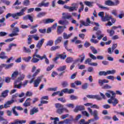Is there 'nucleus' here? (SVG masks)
<instances>
[{
	"label": "nucleus",
	"mask_w": 124,
	"mask_h": 124,
	"mask_svg": "<svg viewBox=\"0 0 124 124\" xmlns=\"http://www.w3.org/2000/svg\"><path fill=\"white\" fill-rule=\"evenodd\" d=\"M50 120H54V122H53L54 124H58V122H57V121L59 122V118H58V117H55V118L50 117Z\"/></svg>",
	"instance_id": "obj_45"
},
{
	"label": "nucleus",
	"mask_w": 124,
	"mask_h": 124,
	"mask_svg": "<svg viewBox=\"0 0 124 124\" xmlns=\"http://www.w3.org/2000/svg\"><path fill=\"white\" fill-rule=\"evenodd\" d=\"M6 35H7V33L4 31L0 32V36L3 37V36H6Z\"/></svg>",
	"instance_id": "obj_62"
},
{
	"label": "nucleus",
	"mask_w": 124,
	"mask_h": 124,
	"mask_svg": "<svg viewBox=\"0 0 124 124\" xmlns=\"http://www.w3.org/2000/svg\"><path fill=\"white\" fill-rule=\"evenodd\" d=\"M80 23L83 26H84L85 27H88V26H90V24H89V23H88V22L83 21V20H80Z\"/></svg>",
	"instance_id": "obj_48"
},
{
	"label": "nucleus",
	"mask_w": 124,
	"mask_h": 124,
	"mask_svg": "<svg viewBox=\"0 0 124 124\" xmlns=\"http://www.w3.org/2000/svg\"><path fill=\"white\" fill-rule=\"evenodd\" d=\"M98 16L101 17L102 18V21L103 22H105L106 21H109L110 19H111V16H109V15H106L104 16V12H100L98 14Z\"/></svg>",
	"instance_id": "obj_5"
},
{
	"label": "nucleus",
	"mask_w": 124,
	"mask_h": 124,
	"mask_svg": "<svg viewBox=\"0 0 124 124\" xmlns=\"http://www.w3.org/2000/svg\"><path fill=\"white\" fill-rule=\"evenodd\" d=\"M90 49L92 51L93 54H97V50L94 48L93 46H91Z\"/></svg>",
	"instance_id": "obj_51"
},
{
	"label": "nucleus",
	"mask_w": 124,
	"mask_h": 124,
	"mask_svg": "<svg viewBox=\"0 0 124 124\" xmlns=\"http://www.w3.org/2000/svg\"><path fill=\"white\" fill-rule=\"evenodd\" d=\"M4 64V67H5V69H9L10 68H11L13 65H14V63H11L9 64Z\"/></svg>",
	"instance_id": "obj_31"
},
{
	"label": "nucleus",
	"mask_w": 124,
	"mask_h": 124,
	"mask_svg": "<svg viewBox=\"0 0 124 124\" xmlns=\"http://www.w3.org/2000/svg\"><path fill=\"white\" fill-rule=\"evenodd\" d=\"M45 59V62L46 64H49L50 63V62H49V60L47 59V57L46 56V55L44 54L43 56H41L40 57V60L41 61H42V60Z\"/></svg>",
	"instance_id": "obj_24"
},
{
	"label": "nucleus",
	"mask_w": 124,
	"mask_h": 124,
	"mask_svg": "<svg viewBox=\"0 0 124 124\" xmlns=\"http://www.w3.org/2000/svg\"><path fill=\"white\" fill-rule=\"evenodd\" d=\"M23 5H25V6H28V5H30V0H24L23 2Z\"/></svg>",
	"instance_id": "obj_58"
},
{
	"label": "nucleus",
	"mask_w": 124,
	"mask_h": 124,
	"mask_svg": "<svg viewBox=\"0 0 124 124\" xmlns=\"http://www.w3.org/2000/svg\"><path fill=\"white\" fill-rule=\"evenodd\" d=\"M98 6L99 8H101V9H104V10H109V8L105 7L101 4H98Z\"/></svg>",
	"instance_id": "obj_38"
},
{
	"label": "nucleus",
	"mask_w": 124,
	"mask_h": 124,
	"mask_svg": "<svg viewBox=\"0 0 124 124\" xmlns=\"http://www.w3.org/2000/svg\"><path fill=\"white\" fill-rule=\"evenodd\" d=\"M26 120H20L19 119H16L14 122H11L9 124H26Z\"/></svg>",
	"instance_id": "obj_11"
},
{
	"label": "nucleus",
	"mask_w": 124,
	"mask_h": 124,
	"mask_svg": "<svg viewBox=\"0 0 124 124\" xmlns=\"http://www.w3.org/2000/svg\"><path fill=\"white\" fill-rule=\"evenodd\" d=\"M96 35H97V38L98 40H100L102 37H104V34H102L101 31H98L96 32Z\"/></svg>",
	"instance_id": "obj_15"
},
{
	"label": "nucleus",
	"mask_w": 124,
	"mask_h": 124,
	"mask_svg": "<svg viewBox=\"0 0 124 124\" xmlns=\"http://www.w3.org/2000/svg\"><path fill=\"white\" fill-rule=\"evenodd\" d=\"M62 41V37L59 36L55 40L54 44L55 45H58V44H60Z\"/></svg>",
	"instance_id": "obj_20"
},
{
	"label": "nucleus",
	"mask_w": 124,
	"mask_h": 124,
	"mask_svg": "<svg viewBox=\"0 0 124 124\" xmlns=\"http://www.w3.org/2000/svg\"><path fill=\"white\" fill-rule=\"evenodd\" d=\"M53 44H54V41L50 40L47 42L46 45V46H52Z\"/></svg>",
	"instance_id": "obj_54"
},
{
	"label": "nucleus",
	"mask_w": 124,
	"mask_h": 124,
	"mask_svg": "<svg viewBox=\"0 0 124 124\" xmlns=\"http://www.w3.org/2000/svg\"><path fill=\"white\" fill-rule=\"evenodd\" d=\"M44 41H45V39H42L40 41L38 42V43L36 45V47L37 49H39V50H40L41 49V47H42V46L43 45V43H44Z\"/></svg>",
	"instance_id": "obj_10"
},
{
	"label": "nucleus",
	"mask_w": 124,
	"mask_h": 124,
	"mask_svg": "<svg viewBox=\"0 0 124 124\" xmlns=\"http://www.w3.org/2000/svg\"><path fill=\"white\" fill-rule=\"evenodd\" d=\"M9 92V91L8 90H5L1 94L0 96V97L1 98L0 99V101H1V100H2L1 99V97L5 98L6 97V96H7V93H8Z\"/></svg>",
	"instance_id": "obj_22"
},
{
	"label": "nucleus",
	"mask_w": 124,
	"mask_h": 124,
	"mask_svg": "<svg viewBox=\"0 0 124 124\" xmlns=\"http://www.w3.org/2000/svg\"><path fill=\"white\" fill-rule=\"evenodd\" d=\"M77 8H78V7L77 6L70 7L69 11L70 12H72L73 11H74V10H77Z\"/></svg>",
	"instance_id": "obj_46"
},
{
	"label": "nucleus",
	"mask_w": 124,
	"mask_h": 124,
	"mask_svg": "<svg viewBox=\"0 0 124 124\" xmlns=\"http://www.w3.org/2000/svg\"><path fill=\"white\" fill-rule=\"evenodd\" d=\"M84 106H77L76 108L74 110L75 113L78 112V111H82V110H84Z\"/></svg>",
	"instance_id": "obj_18"
},
{
	"label": "nucleus",
	"mask_w": 124,
	"mask_h": 124,
	"mask_svg": "<svg viewBox=\"0 0 124 124\" xmlns=\"http://www.w3.org/2000/svg\"><path fill=\"white\" fill-rule=\"evenodd\" d=\"M105 83H109V81L106 80V79L98 80V84L100 85V86H101V87H102V86H103Z\"/></svg>",
	"instance_id": "obj_19"
},
{
	"label": "nucleus",
	"mask_w": 124,
	"mask_h": 124,
	"mask_svg": "<svg viewBox=\"0 0 124 124\" xmlns=\"http://www.w3.org/2000/svg\"><path fill=\"white\" fill-rule=\"evenodd\" d=\"M107 75L115 74L116 73V70H108L107 71Z\"/></svg>",
	"instance_id": "obj_50"
},
{
	"label": "nucleus",
	"mask_w": 124,
	"mask_h": 124,
	"mask_svg": "<svg viewBox=\"0 0 124 124\" xmlns=\"http://www.w3.org/2000/svg\"><path fill=\"white\" fill-rule=\"evenodd\" d=\"M88 87H89V83H85L82 85V90H87V89H88Z\"/></svg>",
	"instance_id": "obj_56"
},
{
	"label": "nucleus",
	"mask_w": 124,
	"mask_h": 124,
	"mask_svg": "<svg viewBox=\"0 0 124 124\" xmlns=\"http://www.w3.org/2000/svg\"><path fill=\"white\" fill-rule=\"evenodd\" d=\"M73 33H71L67 35L66 33H63V38L64 39H68L70 37H71L72 36V35Z\"/></svg>",
	"instance_id": "obj_28"
},
{
	"label": "nucleus",
	"mask_w": 124,
	"mask_h": 124,
	"mask_svg": "<svg viewBox=\"0 0 124 124\" xmlns=\"http://www.w3.org/2000/svg\"><path fill=\"white\" fill-rule=\"evenodd\" d=\"M46 15V13L45 12H40L37 15V18H41V17H43V16H45Z\"/></svg>",
	"instance_id": "obj_36"
},
{
	"label": "nucleus",
	"mask_w": 124,
	"mask_h": 124,
	"mask_svg": "<svg viewBox=\"0 0 124 124\" xmlns=\"http://www.w3.org/2000/svg\"><path fill=\"white\" fill-rule=\"evenodd\" d=\"M38 50H39V49L37 48L35 49V52L34 54V57H36V58H38V59H40V58H41V56H40L39 55L37 54V53H38Z\"/></svg>",
	"instance_id": "obj_47"
},
{
	"label": "nucleus",
	"mask_w": 124,
	"mask_h": 124,
	"mask_svg": "<svg viewBox=\"0 0 124 124\" xmlns=\"http://www.w3.org/2000/svg\"><path fill=\"white\" fill-rule=\"evenodd\" d=\"M99 76H107V72L100 71L98 73Z\"/></svg>",
	"instance_id": "obj_42"
},
{
	"label": "nucleus",
	"mask_w": 124,
	"mask_h": 124,
	"mask_svg": "<svg viewBox=\"0 0 124 124\" xmlns=\"http://www.w3.org/2000/svg\"><path fill=\"white\" fill-rule=\"evenodd\" d=\"M62 28H63V26H58L57 31L58 34H62V33L63 32V29Z\"/></svg>",
	"instance_id": "obj_26"
},
{
	"label": "nucleus",
	"mask_w": 124,
	"mask_h": 124,
	"mask_svg": "<svg viewBox=\"0 0 124 124\" xmlns=\"http://www.w3.org/2000/svg\"><path fill=\"white\" fill-rule=\"evenodd\" d=\"M39 7H42V6H45V7H48L49 6V2H44V1H42L41 3L38 4Z\"/></svg>",
	"instance_id": "obj_23"
},
{
	"label": "nucleus",
	"mask_w": 124,
	"mask_h": 124,
	"mask_svg": "<svg viewBox=\"0 0 124 124\" xmlns=\"http://www.w3.org/2000/svg\"><path fill=\"white\" fill-rule=\"evenodd\" d=\"M88 98H92L93 99H97V100H102V98L99 95H87Z\"/></svg>",
	"instance_id": "obj_9"
},
{
	"label": "nucleus",
	"mask_w": 124,
	"mask_h": 124,
	"mask_svg": "<svg viewBox=\"0 0 124 124\" xmlns=\"http://www.w3.org/2000/svg\"><path fill=\"white\" fill-rule=\"evenodd\" d=\"M64 124H71V120L70 119H66L64 120Z\"/></svg>",
	"instance_id": "obj_64"
},
{
	"label": "nucleus",
	"mask_w": 124,
	"mask_h": 124,
	"mask_svg": "<svg viewBox=\"0 0 124 124\" xmlns=\"http://www.w3.org/2000/svg\"><path fill=\"white\" fill-rule=\"evenodd\" d=\"M91 120H88V122H85L84 119H81L79 122V124H89L91 123Z\"/></svg>",
	"instance_id": "obj_37"
},
{
	"label": "nucleus",
	"mask_w": 124,
	"mask_h": 124,
	"mask_svg": "<svg viewBox=\"0 0 124 124\" xmlns=\"http://www.w3.org/2000/svg\"><path fill=\"white\" fill-rule=\"evenodd\" d=\"M13 102H14V100H12L10 101H8L5 104H4V107L5 109L7 108H9V107H10V105H11V104H12V103H13Z\"/></svg>",
	"instance_id": "obj_17"
},
{
	"label": "nucleus",
	"mask_w": 124,
	"mask_h": 124,
	"mask_svg": "<svg viewBox=\"0 0 124 124\" xmlns=\"http://www.w3.org/2000/svg\"><path fill=\"white\" fill-rule=\"evenodd\" d=\"M31 100V99L30 98H27L24 103H23V106H24V107H29V106H31V102H30Z\"/></svg>",
	"instance_id": "obj_16"
},
{
	"label": "nucleus",
	"mask_w": 124,
	"mask_h": 124,
	"mask_svg": "<svg viewBox=\"0 0 124 124\" xmlns=\"http://www.w3.org/2000/svg\"><path fill=\"white\" fill-rule=\"evenodd\" d=\"M25 78V75L22 74L21 77H18L14 83V89H21L22 86L23 87H26L29 83V80H25L23 82L21 81L24 80Z\"/></svg>",
	"instance_id": "obj_1"
},
{
	"label": "nucleus",
	"mask_w": 124,
	"mask_h": 124,
	"mask_svg": "<svg viewBox=\"0 0 124 124\" xmlns=\"http://www.w3.org/2000/svg\"><path fill=\"white\" fill-rule=\"evenodd\" d=\"M26 96H32V93L28 91L25 93Z\"/></svg>",
	"instance_id": "obj_63"
},
{
	"label": "nucleus",
	"mask_w": 124,
	"mask_h": 124,
	"mask_svg": "<svg viewBox=\"0 0 124 124\" xmlns=\"http://www.w3.org/2000/svg\"><path fill=\"white\" fill-rule=\"evenodd\" d=\"M38 108L33 107L30 109V114L31 116H32V115H34L36 113H38Z\"/></svg>",
	"instance_id": "obj_14"
},
{
	"label": "nucleus",
	"mask_w": 124,
	"mask_h": 124,
	"mask_svg": "<svg viewBox=\"0 0 124 124\" xmlns=\"http://www.w3.org/2000/svg\"><path fill=\"white\" fill-rule=\"evenodd\" d=\"M13 114L15 115V116H16V117H18L19 116V113H17V111H16V107H14L12 108Z\"/></svg>",
	"instance_id": "obj_49"
},
{
	"label": "nucleus",
	"mask_w": 124,
	"mask_h": 124,
	"mask_svg": "<svg viewBox=\"0 0 124 124\" xmlns=\"http://www.w3.org/2000/svg\"><path fill=\"white\" fill-rule=\"evenodd\" d=\"M62 85L63 88H66V87H68V82L66 81H63L62 83Z\"/></svg>",
	"instance_id": "obj_53"
},
{
	"label": "nucleus",
	"mask_w": 124,
	"mask_h": 124,
	"mask_svg": "<svg viewBox=\"0 0 124 124\" xmlns=\"http://www.w3.org/2000/svg\"><path fill=\"white\" fill-rule=\"evenodd\" d=\"M72 62H73V58L71 57H68L66 59V62H67V63H70Z\"/></svg>",
	"instance_id": "obj_43"
},
{
	"label": "nucleus",
	"mask_w": 124,
	"mask_h": 124,
	"mask_svg": "<svg viewBox=\"0 0 124 124\" xmlns=\"http://www.w3.org/2000/svg\"><path fill=\"white\" fill-rule=\"evenodd\" d=\"M22 49L24 53H27V54H31V50L30 48L26 47V46H23Z\"/></svg>",
	"instance_id": "obj_30"
},
{
	"label": "nucleus",
	"mask_w": 124,
	"mask_h": 124,
	"mask_svg": "<svg viewBox=\"0 0 124 124\" xmlns=\"http://www.w3.org/2000/svg\"><path fill=\"white\" fill-rule=\"evenodd\" d=\"M43 22L44 24H50V23H53V22H55V20L52 18H47L44 19Z\"/></svg>",
	"instance_id": "obj_21"
},
{
	"label": "nucleus",
	"mask_w": 124,
	"mask_h": 124,
	"mask_svg": "<svg viewBox=\"0 0 124 124\" xmlns=\"http://www.w3.org/2000/svg\"><path fill=\"white\" fill-rule=\"evenodd\" d=\"M86 57V55H85V53H82V55H79V58H80V59H78L75 61L74 63H76L78 62H84V60H85V58Z\"/></svg>",
	"instance_id": "obj_12"
},
{
	"label": "nucleus",
	"mask_w": 124,
	"mask_h": 124,
	"mask_svg": "<svg viewBox=\"0 0 124 124\" xmlns=\"http://www.w3.org/2000/svg\"><path fill=\"white\" fill-rule=\"evenodd\" d=\"M20 31V30H19V28L18 27H14L13 29L12 32L13 33H18Z\"/></svg>",
	"instance_id": "obj_40"
},
{
	"label": "nucleus",
	"mask_w": 124,
	"mask_h": 124,
	"mask_svg": "<svg viewBox=\"0 0 124 124\" xmlns=\"http://www.w3.org/2000/svg\"><path fill=\"white\" fill-rule=\"evenodd\" d=\"M107 32L109 34V36H113L115 34V31L112 29L107 30Z\"/></svg>",
	"instance_id": "obj_29"
},
{
	"label": "nucleus",
	"mask_w": 124,
	"mask_h": 124,
	"mask_svg": "<svg viewBox=\"0 0 124 124\" xmlns=\"http://www.w3.org/2000/svg\"><path fill=\"white\" fill-rule=\"evenodd\" d=\"M55 108L57 109L56 113L59 114V115H62L64 111L66 113H68L69 112V110H68L67 108H64L63 105L60 103L55 104Z\"/></svg>",
	"instance_id": "obj_4"
},
{
	"label": "nucleus",
	"mask_w": 124,
	"mask_h": 124,
	"mask_svg": "<svg viewBox=\"0 0 124 124\" xmlns=\"http://www.w3.org/2000/svg\"><path fill=\"white\" fill-rule=\"evenodd\" d=\"M18 75L19 72L18 71H15L11 75V78H12L13 80H14Z\"/></svg>",
	"instance_id": "obj_27"
},
{
	"label": "nucleus",
	"mask_w": 124,
	"mask_h": 124,
	"mask_svg": "<svg viewBox=\"0 0 124 124\" xmlns=\"http://www.w3.org/2000/svg\"><path fill=\"white\" fill-rule=\"evenodd\" d=\"M87 109L88 110V112H89L92 116H93L94 120L95 121H98L99 119V117H98V112L96 110L93 111V109H92L91 108H88Z\"/></svg>",
	"instance_id": "obj_6"
},
{
	"label": "nucleus",
	"mask_w": 124,
	"mask_h": 124,
	"mask_svg": "<svg viewBox=\"0 0 124 124\" xmlns=\"http://www.w3.org/2000/svg\"><path fill=\"white\" fill-rule=\"evenodd\" d=\"M62 15V19H67V20H69V19H71V18H72V16L68 14V13H63Z\"/></svg>",
	"instance_id": "obj_13"
},
{
	"label": "nucleus",
	"mask_w": 124,
	"mask_h": 124,
	"mask_svg": "<svg viewBox=\"0 0 124 124\" xmlns=\"http://www.w3.org/2000/svg\"><path fill=\"white\" fill-rule=\"evenodd\" d=\"M124 17V11H120V14L118 15V18L120 19H122Z\"/></svg>",
	"instance_id": "obj_59"
},
{
	"label": "nucleus",
	"mask_w": 124,
	"mask_h": 124,
	"mask_svg": "<svg viewBox=\"0 0 124 124\" xmlns=\"http://www.w3.org/2000/svg\"><path fill=\"white\" fill-rule=\"evenodd\" d=\"M89 55L90 56V58H91L93 60H96V59L97 60H103L104 59V57H103V56L98 55L96 57L95 56H94L93 54H92L91 53H89Z\"/></svg>",
	"instance_id": "obj_7"
},
{
	"label": "nucleus",
	"mask_w": 124,
	"mask_h": 124,
	"mask_svg": "<svg viewBox=\"0 0 124 124\" xmlns=\"http://www.w3.org/2000/svg\"><path fill=\"white\" fill-rule=\"evenodd\" d=\"M41 69L40 68L36 70V71L34 72V73L32 75V77H36L37 75H38V74L39 72H40Z\"/></svg>",
	"instance_id": "obj_39"
},
{
	"label": "nucleus",
	"mask_w": 124,
	"mask_h": 124,
	"mask_svg": "<svg viewBox=\"0 0 124 124\" xmlns=\"http://www.w3.org/2000/svg\"><path fill=\"white\" fill-rule=\"evenodd\" d=\"M32 36H33V39L36 41H38V40H39V36H38V34H34V35H32Z\"/></svg>",
	"instance_id": "obj_55"
},
{
	"label": "nucleus",
	"mask_w": 124,
	"mask_h": 124,
	"mask_svg": "<svg viewBox=\"0 0 124 124\" xmlns=\"http://www.w3.org/2000/svg\"><path fill=\"white\" fill-rule=\"evenodd\" d=\"M42 79V76L38 77L36 79L34 80V88H37L41 82Z\"/></svg>",
	"instance_id": "obj_8"
},
{
	"label": "nucleus",
	"mask_w": 124,
	"mask_h": 124,
	"mask_svg": "<svg viewBox=\"0 0 124 124\" xmlns=\"http://www.w3.org/2000/svg\"><path fill=\"white\" fill-rule=\"evenodd\" d=\"M22 60L25 61L26 62H28L31 60V57L29 56L28 57H23Z\"/></svg>",
	"instance_id": "obj_44"
},
{
	"label": "nucleus",
	"mask_w": 124,
	"mask_h": 124,
	"mask_svg": "<svg viewBox=\"0 0 124 124\" xmlns=\"http://www.w3.org/2000/svg\"><path fill=\"white\" fill-rule=\"evenodd\" d=\"M31 62L34 63H36V62H39V59L36 58V56H34V55H33V57L31 59Z\"/></svg>",
	"instance_id": "obj_35"
},
{
	"label": "nucleus",
	"mask_w": 124,
	"mask_h": 124,
	"mask_svg": "<svg viewBox=\"0 0 124 124\" xmlns=\"http://www.w3.org/2000/svg\"><path fill=\"white\" fill-rule=\"evenodd\" d=\"M85 64H87V63H88L89 65H91L92 64V59L88 58L85 61Z\"/></svg>",
	"instance_id": "obj_57"
},
{
	"label": "nucleus",
	"mask_w": 124,
	"mask_h": 124,
	"mask_svg": "<svg viewBox=\"0 0 124 124\" xmlns=\"http://www.w3.org/2000/svg\"><path fill=\"white\" fill-rule=\"evenodd\" d=\"M60 48H61V46H52L50 48V50L51 51H56V50L60 49Z\"/></svg>",
	"instance_id": "obj_52"
},
{
	"label": "nucleus",
	"mask_w": 124,
	"mask_h": 124,
	"mask_svg": "<svg viewBox=\"0 0 124 124\" xmlns=\"http://www.w3.org/2000/svg\"><path fill=\"white\" fill-rule=\"evenodd\" d=\"M102 89H111L112 87L108 84H106L104 86H103Z\"/></svg>",
	"instance_id": "obj_61"
},
{
	"label": "nucleus",
	"mask_w": 124,
	"mask_h": 124,
	"mask_svg": "<svg viewBox=\"0 0 124 124\" xmlns=\"http://www.w3.org/2000/svg\"><path fill=\"white\" fill-rule=\"evenodd\" d=\"M105 4L108 6H114V2L111 0H108L105 1Z\"/></svg>",
	"instance_id": "obj_25"
},
{
	"label": "nucleus",
	"mask_w": 124,
	"mask_h": 124,
	"mask_svg": "<svg viewBox=\"0 0 124 124\" xmlns=\"http://www.w3.org/2000/svg\"><path fill=\"white\" fill-rule=\"evenodd\" d=\"M108 93L111 94V96L110 99L108 100V102L109 104H112L113 106L115 107L119 103V100L116 98V93L111 91H109Z\"/></svg>",
	"instance_id": "obj_3"
},
{
	"label": "nucleus",
	"mask_w": 124,
	"mask_h": 124,
	"mask_svg": "<svg viewBox=\"0 0 124 124\" xmlns=\"http://www.w3.org/2000/svg\"><path fill=\"white\" fill-rule=\"evenodd\" d=\"M63 93H68V89L65 88L63 89L61 93L59 94V96H62L63 95Z\"/></svg>",
	"instance_id": "obj_32"
},
{
	"label": "nucleus",
	"mask_w": 124,
	"mask_h": 124,
	"mask_svg": "<svg viewBox=\"0 0 124 124\" xmlns=\"http://www.w3.org/2000/svg\"><path fill=\"white\" fill-rule=\"evenodd\" d=\"M85 4L89 7H92L93 4V2L85 1H84Z\"/></svg>",
	"instance_id": "obj_34"
},
{
	"label": "nucleus",
	"mask_w": 124,
	"mask_h": 124,
	"mask_svg": "<svg viewBox=\"0 0 124 124\" xmlns=\"http://www.w3.org/2000/svg\"><path fill=\"white\" fill-rule=\"evenodd\" d=\"M27 9V7H24L19 12L16 13H8L6 15V19H8L9 17H12L15 20H18L19 19V17L21 16H24L25 15V11H26Z\"/></svg>",
	"instance_id": "obj_2"
},
{
	"label": "nucleus",
	"mask_w": 124,
	"mask_h": 124,
	"mask_svg": "<svg viewBox=\"0 0 124 124\" xmlns=\"http://www.w3.org/2000/svg\"><path fill=\"white\" fill-rule=\"evenodd\" d=\"M7 58V56H5V53L4 52H1L0 54V59H1V60H4L5 59Z\"/></svg>",
	"instance_id": "obj_33"
},
{
	"label": "nucleus",
	"mask_w": 124,
	"mask_h": 124,
	"mask_svg": "<svg viewBox=\"0 0 124 124\" xmlns=\"http://www.w3.org/2000/svg\"><path fill=\"white\" fill-rule=\"evenodd\" d=\"M65 69H66V66L64 65L62 66L59 67L57 69V70H58V71H63V70H65Z\"/></svg>",
	"instance_id": "obj_41"
},
{
	"label": "nucleus",
	"mask_w": 124,
	"mask_h": 124,
	"mask_svg": "<svg viewBox=\"0 0 124 124\" xmlns=\"http://www.w3.org/2000/svg\"><path fill=\"white\" fill-rule=\"evenodd\" d=\"M55 67V65L52 64V65H50V66H48L46 68V71H50L51 70H52V69H53V68H54V67Z\"/></svg>",
	"instance_id": "obj_60"
}]
</instances>
